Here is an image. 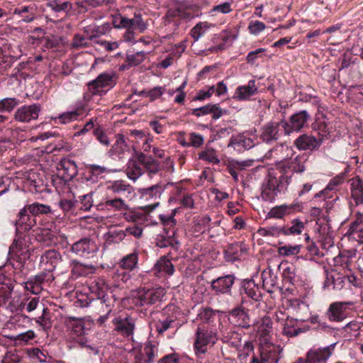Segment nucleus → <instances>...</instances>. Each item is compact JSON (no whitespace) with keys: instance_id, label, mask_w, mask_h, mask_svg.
Instances as JSON below:
<instances>
[{"instance_id":"f257e3e1","label":"nucleus","mask_w":363,"mask_h":363,"mask_svg":"<svg viewBox=\"0 0 363 363\" xmlns=\"http://www.w3.org/2000/svg\"><path fill=\"white\" fill-rule=\"evenodd\" d=\"M307 161L308 157L301 155H298L291 164L289 162L277 164L275 169L269 172L262 185V199L269 202L274 201L279 194L287 189L294 172L302 173L306 170Z\"/></svg>"},{"instance_id":"f03ea898","label":"nucleus","mask_w":363,"mask_h":363,"mask_svg":"<svg viewBox=\"0 0 363 363\" xmlns=\"http://www.w3.org/2000/svg\"><path fill=\"white\" fill-rule=\"evenodd\" d=\"M165 291L162 287L140 288L133 298V303L137 307L147 308L162 300Z\"/></svg>"},{"instance_id":"7ed1b4c3","label":"nucleus","mask_w":363,"mask_h":363,"mask_svg":"<svg viewBox=\"0 0 363 363\" xmlns=\"http://www.w3.org/2000/svg\"><path fill=\"white\" fill-rule=\"evenodd\" d=\"M334 350V345L325 347L311 348L305 357H298L294 363H326Z\"/></svg>"},{"instance_id":"20e7f679","label":"nucleus","mask_w":363,"mask_h":363,"mask_svg":"<svg viewBox=\"0 0 363 363\" xmlns=\"http://www.w3.org/2000/svg\"><path fill=\"white\" fill-rule=\"evenodd\" d=\"M216 333L212 330L199 327L196 333V339L194 343L195 353L197 356L203 354L207 352V345L215 343Z\"/></svg>"},{"instance_id":"39448f33","label":"nucleus","mask_w":363,"mask_h":363,"mask_svg":"<svg viewBox=\"0 0 363 363\" xmlns=\"http://www.w3.org/2000/svg\"><path fill=\"white\" fill-rule=\"evenodd\" d=\"M310 115L306 111H301L292 115L289 121L282 120V128L285 135H289L294 131L298 132L307 125Z\"/></svg>"},{"instance_id":"423d86ee","label":"nucleus","mask_w":363,"mask_h":363,"mask_svg":"<svg viewBox=\"0 0 363 363\" xmlns=\"http://www.w3.org/2000/svg\"><path fill=\"white\" fill-rule=\"evenodd\" d=\"M41 106L39 104L24 105L17 108L13 114V119L19 123H30L39 116Z\"/></svg>"},{"instance_id":"0eeeda50","label":"nucleus","mask_w":363,"mask_h":363,"mask_svg":"<svg viewBox=\"0 0 363 363\" xmlns=\"http://www.w3.org/2000/svg\"><path fill=\"white\" fill-rule=\"evenodd\" d=\"M71 251L78 256L89 257L96 254L98 247L91 238H83L72 245Z\"/></svg>"},{"instance_id":"6e6552de","label":"nucleus","mask_w":363,"mask_h":363,"mask_svg":"<svg viewBox=\"0 0 363 363\" xmlns=\"http://www.w3.org/2000/svg\"><path fill=\"white\" fill-rule=\"evenodd\" d=\"M113 77V74L107 72L100 74L96 79L88 83L89 91L92 95H101V94L104 92L103 88L108 86H112L116 84Z\"/></svg>"},{"instance_id":"1a4fd4ad","label":"nucleus","mask_w":363,"mask_h":363,"mask_svg":"<svg viewBox=\"0 0 363 363\" xmlns=\"http://www.w3.org/2000/svg\"><path fill=\"white\" fill-rule=\"evenodd\" d=\"M57 169L59 177L65 182L72 181L78 174L75 162L67 158L58 162Z\"/></svg>"},{"instance_id":"9d476101","label":"nucleus","mask_w":363,"mask_h":363,"mask_svg":"<svg viewBox=\"0 0 363 363\" xmlns=\"http://www.w3.org/2000/svg\"><path fill=\"white\" fill-rule=\"evenodd\" d=\"M114 330L123 337L132 336L135 330V320L129 315L117 317L113 320Z\"/></svg>"},{"instance_id":"9b49d317","label":"nucleus","mask_w":363,"mask_h":363,"mask_svg":"<svg viewBox=\"0 0 363 363\" xmlns=\"http://www.w3.org/2000/svg\"><path fill=\"white\" fill-rule=\"evenodd\" d=\"M352 305V302L336 301L332 303L326 315L330 321L340 322L347 317L346 310L349 306Z\"/></svg>"},{"instance_id":"f8f14e48","label":"nucleus","mask_w":363,"mask_h":363,"mask_svg":"<svg viewBox=\"0 0 363 363\" xmlns=\"http://www.w3.org/2000/svg\"><path fill=\"white\" fill-rule=\"evenodd\" d=\"M235 277L233 274H228L213 279L211 283L212 290L217 294H230L235 283Z\"/></svg>"},{"instance_id":"ddd939ff","label":"nucleus","mask_w":363,"mask_h":363,"mask_svg":"<svg viewBox=\"0 0 363 363\" xmlns=\"http://www.w3.org/2000/svg\"><path fill=\"white\" fill-rule=\"evenodd\" d=\"M120 27L127 29L128 34H133L135 30L143 33L147 29V25L143 21L141 14L135 13L134 18L121 17Z\"/></svg>"},{"instance_id":"4468645a","label":"nucleus","mask_w":363,"mask_h":363,"mask_svg":"<svg viewBox=\"0 0 363 363\" xmlns=\"http://www.w3.org/2000/svg\"><path fill=\"white\" fill-rule=\"evenodd\" d=\"M280 126L282 127V120L279 122L271 121L262 128L261 138L266 143H270L279 139L281 135Z\"/></svg>"},{"instance_id":"2eb2a0df","label":"nucleus","mask_w":363,"mask_h":363,"mask_svg":"<svg viewBox=\"0 0 363 363\" xmlns=\"http://www.w3.org/2000/svg\"><path fill=\"white\" fill-rule=\"evenodd\" d=\"M28 213L29 211L26 209L25 206L18 213V218L14 223L18 231L27 232L35 225V219L29 215Z\"/></svg>"},{"instance_id":"dca6fc26","label":"nucleus","mask_w":363,"mask_h":363,"mask_svg":"<svg viewBox=\"0 0 363 363\" xmlns=\"http://www.w3.org/2000/svg\"><path fill=\"white\" fill-rule=\"evenodd\" d=\"M321 138L317 139L311 135L303 134L294 141L295 146L300 150H313L318 149L322 144Z\"/></svg>"},{"instance_id":"f3484780","label":"nucleus","mask_w":363,"mask_h":363,"mask_svg":"<svg viewBox=\"0 0 363 363\" xmlns=\"http://www.w3.org/2000/svg\"><path fill=\"white\" fill-rule=\"evenodd\" d=\"M247 253V247L243 242H238L229 245L224 251L225 259L228 262H234Z\"/></svg>"},{"instance_id":"a211bd4d","label":"nucleus","mask_w":363,"mask_h":363,"mask_svg":"<svg viewBox=\"0 0 363 363\" xmlns=\"http://www.w3.org/2000/svg\"><path fill=\"white\" fill-rule=\"evenodd\" d=\"M9 255L12 259L16 260L20 264H23L29 259L30 253L26 245H23L21 242H14L9 249Z\"/></svg>"},{"instance_id":"6ab92c4d","label":"nucleus","mask_w":363,"mask_h":363,"mask_svg":"<svg viewBox=\"0 0 363 363\" xmlns=\"http://www.w3.org/2000/svg\"><path fill=\"white\" fill-rule=\"evenodd\" d=\"M279 346L274 344H265L260 348V358L262 363H277L279 359Z\"/></svg>"},{"instance_id":"aec40b11","label":"nucleus","mask_w":363,"mask_h":363,"mask_svg":"<svg viewBox=\"0 0 363 363\" xmlns=\"http://www.w3.org/2000/svg\"><path fill=\"white\" fill-rule=\"evenodd\" d=\"M347 234L350 239L363 243V214L357 213L356 219L350 225Z\"/></svg>"},{"instance_id":"412c9836","label":"nucleus","mask_w":363,"mask_h":363,"mask_svg":"<svg viewBox=\"0 0 363 363\" xmlns=\"http://www.w3.org/2000/svg\"><path fill=\"white\" fill-rule=\"evenodd\" d=\"M137 160L138 162L143 165L149 174H157L161 170L160 162L155 160L152 156L140 152L138 155Z\"/></svg>"},{"instance_id":"4be33fe9","label":"nucleus","mask_w":363,"mask_h":363,"mask_svg":"<svg viewBox=\"0 0 363 363\" xmlns=\"http://www.w3.org/2000/svg\"><path fill=\"white\" fill-rule=\"evenodd\" d=\"M108 189L113 193L118 194L120 197L130 199L134 194L133 187L122 180L114 181Z\"/></svg>"},{"instance_id":"5701e85b","label":"nucleus","mask_w":363,"mask_h":363,"mask_svg":"<svg viewBox=\"0 0 363 363\" xmlns=\"http://www.w3.org/2000/svg\"><path fill=\"white\" fill-rule=\"evenodd\" d=\"M61 255L55 250H46L40 258V263L46 267V269L52 271L61 261Z\"/></svg>"},{"instance_id":"b1692460","label":"nucleus","mask_w":363,"mask_h":363,"mask_svg":"<svg viewBox=\"0 0 363 363\" xmlns=\"http://www.w3.org/2000/svg\"><path fill=\"white\" fill-rule=\"evenodd\" d=\"M65 324L70 330L73 339L80 337L84 335L85 329L83 319L69 317L66 319Z\"/></svg>"},{"instance_id":"393cba45","label":"nucleus","mask_w":363,"mask_h":363,"mask_svg":"<svg viewBox=\"0 0 363 363\" xmlns=\"http://www.w3.org/2000/svg\"><path fill=\"white\" fill-rule=\"evenodd\" d=\"M283 325V334L287 337H296L300 333H304L305 329L298 326L297 319L286 316Z\"/></svg>"},{"instance_id":"a878e982","label":"nucleus","mask_w":363,"mask_h":363,"mask_svg":"<svg viewBox=\"0 0 363 363\" xmlns=\"http://www.w3.org/2000/svg\"><path fill=\"white\" fill-rule=\"evenodd\" d=\"M350 182L352 198L356 205L362 204L363 203V181L359 177H356L351 179Z\"/></svg>"},{"instance_id":"bb28decb","label":"nucleus","mask_w":363,"mask_h":363,"mask_svg":"<svg viewBox=\"0 0 363 363\" xmlns=\"http://www.w3.org/2000/svg\"><path fill=\"white\" fill-rule=\"evenodd\" d=\"M262 286L269 294H272L277 286V277L272 269H265L262 272Z\"/></svg>"},{"instance_id":"cd10ccee","label":"nucleus","mask_w":363,"mask_h":363,"mask_svg":"<svg viewBox=\"0 0 363 363\" xmlns=\"http://www.w3.org/2000/svg\"><path fill=\"white\" fill-rule=\"evenodd\" d=\"M299 207L300 206L298 204H283L280 206H276L273 207L267 213V218L281 219L283 218L285 216L289 215L292 210Z\"/></svg>"},{"instance_id":"c85d7f7f","label":"nucleus","mask_w":363,"mask_h":363,"mask_svg":"<svg viewBox=\"0 0 363 363\" xmlns=\"http://www.w3.org/2000/svg\"><path fill=\"white\" fill-rule=\"evenodd\" d=\"M180 242L176 238L175 230H168L166 235H163L162 238L157 242L159 247L164 248L171 247L175 250H178Z\"/></svg>"},{"instance_id":"c756f323","label":"nucleus","mask_w":363,"mask_h":363,"mask_svg":"<svg viewBox=\"0 0 363 363\" xmlns=\"http://www.w3.org/2000/svg\"><path fill=\"white\" fill-rule=\"evenodd\" d=\"M232 321L237 325L242 328H248L250 326V318L243 309L236 308L232 311Z\"/></svg>"},{"instance_id":"7c9ffc66","label":"nucleus","mask_w":363,"mask_h":363,"mask_svg":"<svg viewBox=\"0 0 363 363\" xmlns=\"http://www.w3.org/2000/svg\"><path fill=\"white\" fill-rule=\"evenodd\" d=\"M72 272L76 277H86L94 273L96 267L92 264H84L77 261L72 263Z\"/></svg>"},{"instance_id":"2f4dec72","label":"nucleus","mask_w":363,"mask_h":363,"mask_svg":"<svg viewBox=\"0 0 363 363\" xmlns=\"http://www.w3.org/2000/svg\"><path fill=\"white\" fill-rule=\"evenodd\" d=\"M282 227L284 235H299L306 228V223L299 218H296L291 221L290 226L283 225Z\"/></svg>"},{"instance_id":"473e14b6","label":"nucleus","mask_w":363,"mask_h":363,"mask_svg":"<svg viewBox=\"0 0 363 363\" xmlns=\"http://www.w3.org/2000/svg\"><path fill=\"white\" fill-rule=\"evenodd\" d=\"M257 91L255 82L251 80L247 85L239 86L235 91V98L239 100L246 99Z\"/></svg>"},{"instance_id":"72a5a7b5","label":"nucleus","mask_w":363,"mask_h":363,"mask_svg":"<svg viewBox=\"0 0 363 363\" xmlns=\"http://www.w3.org/2000/svg\"><path fill=\"white\" fill-rule=\"evenodd\" d=\"M139 192L142 198L145 200H157L161 196L162 188L160 185L155 184L148 188L141 189Z\"/></svg>"},{"instance_id":"f704fd0d","label":"nucleus","mask_w":363,"mask_h":363,"mask_svg":"<svg viewBox=\"0 0 363 363\" xmlns=\"http://www.w3.org/2000/svg\"><path fill=\"white\" fill-rule=\"evenodd\" d=\"M102 205L108 211H125L128 209V205L121 197L107 199Z\"/></svg>"},{"instance_id":"c9c22d12","label":"nucleus","mask_w":363,"mask_h":363,"mask_svg":"<svg viewBox=\"0 0 363 363\" xmlns=\"http://www.w3.org/2000/svg\"><path fill=\"white\" fill-rule=\"evenodd\" d=\"M26 209H28L29 213L35 217L39 215H47L52 212L51 208L48 205H45L38 202L26 205Z\"/></svg>"},{"instance_id":"e433bc0d","label":"nucleus","mask_w":363,"mask_h":363,"mask_svg":"<svg viewBox=\"0 0 363 363\" xmlns=\"http://www.w3.org/2000/svg\"><path fill=\"white\" fill-rule=\"evenodd\" d=\"M241 337L240 333L230 330L226 331L223 335L222 341L233 347L238 348L241 345Z\"/></svg>"},{"instance_id":"4c0bfd02","label":"nucleus","mask_w":363,"mask_h":363,"mask_svg":"<svg viewBox=\"0 0 363 363\" xmlns=\"http://www.w3.org/2000/svg\"><path fill=\"white\" fill-rule=\"evenodd\" d=\"M155 269L157 272H163L168 275H172L174 272V265L166 257H161L155 264Z\"/></svg>"},{"instance_id":"58836bf2","label":"nucleus","mask_w":363,"mask_h":363,"mask_svg":"<svg viewBox=\"0 0 363 363\" xmlns=\"http://www.w3.org/2000/svg\"><path fill=\"white\" fill-rule=\"evenodd\" d=\"M140 164V163L138 164L134 160H130L128 163L126 174L130 179L134 182L136 181L137 179H138L144 172Z\"/></svg>"},{"instance_id":"ea45409f","label":"nucleus","mask_w":363,"mask_h":363,"mask_svg":"<svg viewBox=\"0 0 363 363\" xmlns=\"http://www.w3.org/2000/svg\"><path fill=\"white\" fill-rule=\"evenodd\" d=\"M47 6L55 12L64 11L69 13L72 9V4L69 1H61L60 0H50Z\"/></svg>"},{"instance_id":"a19ab883","label":"nucleus","mask_w":363,"mask_h":363,"mask_svg":"<svg viewBox=\"0 0 363 363\" xmlns=\"http://www.w3.org/2000/svg\"><path fill=\"white\" fill-rule=\"evenodd\" d=\"M242 289L247 296L250 297L255 301H259L261 298V293L253 281H248L242 285Z\"/></svg>"},{"instance_id":"79ce46f5","label":"nucleus","mask_w":363,"mask_h":363,"mask_svg":"<svg viewBox=\"0 0 363 363\" xmlns=\"http://www.w3.org/2000/svg\"><path fill=\"white\" fill-rule=\"evenodd\" d=\"M138 260V255L137 252H133L130 253L126 256H125L120 262V266L125 269L128 270H133Z\"/></svg>"},{"instance_id":"37998d69","label":"nucleus","mask_w":363,"mask_h":363,"mask_svg":"<svg viewBox=\"0 0 363 363\" xmlns=\"http://www.w3.org/2000/svg\"><path fill=\"white\" fill-rule=\"evenodd\" d=\"M301 245H284L278 248L277 252L279 255L283 257H289L298 255L301 251Z\"/></svg>"},{"instance_id":"c03bdc74","label":"nucleus","mask_w":363,"mask_h":363,"mask_svg":"<svg viewBox=\"0 0 363 363\" xmlns=\"http://www.w3.org/2000/svg\"><path fill=\"white\" fill-rule=\"evenodd\" d=\"M19 104L16 98H5L0 100V112H11Z\"/></svg>"},{"instance_id":"a18cd8bd","label":"nucleus","mask_w":363,"mask_h":363,"mask_svg":"<svg viewBox=\"0 0 363 363\" xmlns=\"http://www.w3.org/2000/svg\"><path fill=\"white\" fill-rule=\"evenodd\" d=\"M157 353V348L150 342H147L144 347V357L145 356V363H152Z\"/></svg>"},{"instance_id":"49530a36","label":"nucleus","mask_w":363,"mask_h":363,"mask_svg":"<svg viewBox=\"0 0 363 363\" xmlns=\"http://www.w3.org/2000/svg\"><path fill=\"white\" fill-rule=\"evenodd\" d=\"M35 322L45 330L52 327L50 312L48 308H43L42 315L36 318Z\"/></svg>"},{"instance_id":"de8ad7c7","label":"nucleus","mask_w":363,"mask_h":363,"mask_svg":"<svg viewBox=\"0 0 363 363\" xmlns=\"http://www.w3.org/2000/svg\"><path fill=\"white\" fill-rule=\"evenodd\" d=\"M104 283L102 280L94 281L91 283L89 286V289L92 294H95L97 296V298L102 299L101 301H104L105 300L104 296Z\"/></svg>"},{"instance_id":"09e8293b","label":"nucleus","mask_w":363,"mask_h":363,"mask_svg":"<svg viewBox=\"0 0 363 363\" xmlns=\"http://www.w3.org/2000/svg\"><path fill=\"white\" fill-rule=\"evenodd\" d=\"M145 57V53L144 52H137L133 55H127L125 62L128 63V66L133 67L141 64Z\"/></svg>"},{"instance_id":"8fccbe9b","label":"nucleus","mask_w":363,"mask_h":363,"mask_svg":"<svg viewBox=\"0 0 363 363\" xmlns=\"http://www.w3.org/2000/svg\"><path fill=\"white\" fill-rule=\"evenodd\" d=\"M93 134L103 145L108 147L110 145L108 137L101 125H96V128H94Z\"/></svg>"},{"instance_id":"3c124183","label":"nucleus","mask_w":363,"mask_h":363,"mask_svg":"<svg viewBox=\"0 0 363 363\" xmlns=\"http://www.w3.org/2000/svg\"><path fill=\"white\" fill-rule=\"evenodd\" d=\"M260 235L264 237H279L280 235H283V227L282 226H271L267 228H262L259 230Z\"/></svg>"},{"instance_id":"603ef678","label":"nucleus","mask_w":363,"mask_h":363,"mask_svg":"<svg viewBox=\"0 0 363 363\" xmlns=\"http://www.w3.org/2000/svg\"><path fill=\"white\" fill-rule=\"evenodd\" d=\"M208 27V24L206 22L197 23L191 30V37L194 40H198L199 38L204 34Z\"/></svg>"},{"instance_id":"864d4df0","label":"nucleus","mask_w":363,"mask_h":363,"mask_svg":"<svg viewBox=\"0 0 363 363\" xmlns=\"http://www.w3.org/2000/svg\"><path fill=\"white\" fill-rule=\"evenodd\" d=\"M189 143H182L184 146H193L194 147H199L203 144V138L202 135L197 134L196 133H191L189 136Z\"/></svg>"},{"instance_id":"5fc2aeb1","label":"nucleus","mask_w":363,"mask_h":363,"mask_svg":"<svg viewBox=\"0 0 363 363\" xmlns=\"http://www.w3.org/2000/svg\"><path fill=\"white\" fill-rule=\"evenodd\" d=\"M60 41L61 38L54 35L45 36L43 39V46L48 49L57 47Z\"/></svg>"},{"instance_id":"6e6d98bb","label":"nucleus","mask_w":363,"mask_h":363,"mask_svg":"<svg viewBox=\"0 0 363 363\" xmlns=\"http://www.w3.org/2000/svg\"><path fill=\"white\" fill-rule=\"evenodd\" d=\"M199 158L213 164H218L220 162L213 150H208L206 151L199 152Z\"/></svg>"},{"instance_id":"4d7b16f0","label":"nucleus","mask_w":363,"mask_h":363,"mask_svg":"<svg viewBox=\"0 0 363 363\" xmlns=\"http://www.w3.org/2000/svg\"><path fill=\"white\" fill-rule=\"evenodd\" d=\"M216 311L211 308H206L199 313V317L204 323H211L216 316Z\"/></svg>"},{"instance_id":"13d9d810","label":"nucleus","mask_w":363,"mask_h":363,"mask_svg":"<svg viewBox=\"0 0 363 363\" xmlns=\"http://www.w3.org/2000/svg\"><path fill=\"white\" fill-rule=\"evenodd\" d=\"M332 279L333 289L335 290H341L345 286L346 276L335 273L332 276Z\"/></svg>"},{"instance_id":"bf43d9fd","label":"nucleus","mask_w":363,"mask_h":363,"mask_svg":"<svg viewBox=\"0 0 363 363\" xmlns=\"http://www.w3.org/2000/svg\"><path fill=\"white\" fill-rule=\"evenodd\" d=\"M79 113L77 111H68L59 116L61 123H67L77 118Z\"/></svg>"},{"instance_id":"052dcab7","label":"nucleus","mask_w":363,"mask_h":363,"mask_svg":"<svg viewBox=\"0 0 363 363\" xmlns=\"http://www.w3.org/2000/svg\"><path fill=\"white\" fill-rule=\"evenodd\" d=\"M96 119L91 118L89 121H87L84 127L80 129L79 131L74 133V136H80L84 135L90 130L94 131V128H96V125L95 124Z\"/></svg>"},{"instance_id":"680f3d73","label":"nucleus","mask_w":363,"mask_h":363,"mask_svg":"<svg viewBox=\"0 0 363 363\" xmlns=\"http://www.w3.org/2000/svg\"><path fill=\"white\" fill-rule=\"evenodd\" d=\"M266 28V26L264 23L260 22L259 21H252L250 23L248 29L250 32L252 34H257L261 31L264 30Z\"/></svg>"},{"instance_id":"e2e57ef3","label":"nucleus","mask_w":363,"mask_h":363,"mask_svg":"<svg viewBox=\"0 0 363 363\" xmlns=\"http://www.w3.org/2000/svg\"><path fill=\"white\" fill-rule=\"evenodd\" d=\"M254 351V345L252 341H247L244 344L242 350L240 351L239 357L242 359H246L250 353Z\"/></svg>"},{"instance_id":"0e129e2a","label":"nucleus","mask_w":363,"mask_h":363,"mask_svg":"<svg viewBox=\"0 0 363 363\" xmlns=\"http://www.w3.org/2000/svg\"><path fill=\"white\" fill-rule=\"evenodd\" d=\"M345 177V173H341L336 176L335 177H334L333 179H332L327 186V189L334 190L337 186H339L344 182Z\"/></svg>"},{"instance_id":"69168bd1","label":"nucleus","mask_w":363,"mask_h":363,"mask_svg":"<svg viewBox=\"0 0 363 363\" xmlns=\"http://www.w3.org/2000/svg\"><path fill=\"white\" fill-rule=\"evenodd\" d=\"M175 210H174L172 213L169 216L167 215H160V219L162 221L163 225L173 227L176 225V220L174 219L175 216Z\"/></svg>"},{"instance_id":"338daca9","label":"nucleus","mask_w":363,"mask_h":363,"mask_svg":"<svg viewBox=\"0 0 363 363\" xmlns=\"http://www.w3.org/2000/svg\"><path fill=\"white\" fill-rule=\"evenodd\" d=\"M242 135H237L235 137H232L230 140V142L228 145V147H233L234 150L241 152L244 150L242 147Z\"/></svg>"},{"instance_id":"774afa93","label":"nucleus","mask_w":363,"mask_h":363,"mask_svg":"<svg viewBox=\"0 0 363 363\" xmlns=\"http://www.w3.org/2000/svg\"><path fill=\"white\" fill-rule=\"evenodd\" d=\"M75 203L76 201L73 200L62 199L60 201L59 205L64 212H70L74 211Z\"/></svg>"}]
</instances>
